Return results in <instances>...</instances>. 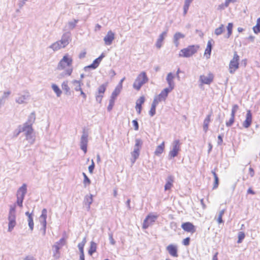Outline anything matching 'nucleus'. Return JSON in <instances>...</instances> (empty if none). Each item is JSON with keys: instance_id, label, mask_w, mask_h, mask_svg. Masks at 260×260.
<instances>
[{"instance_id": "57", "label": "nucleus", "mask_w": 260, "mask_h": 260, "mask_svg": "<svg viewBox=\"0 0 260 260\" xmlns=\"http://www.w3.org/2000/svg\"><path fill=\"white\" fill-rule=\"evenodd\" d=\"M132 123L134 126L135 130L138 131L139 129V124L137 120L136 119L133 120Z\"/></svg>"}, {"instance_id": "44", "label": "nucleus", "mask_w": 260, "mask_h": 260, "mask_svg": "<svg viewBox=\"0 0 260 260\" xmlns=\"http://www.w3.org/2000/svg\"><path fill=\"white\" fill-rule=\"evenodd\" d=\"M82 175L84 177L83 184L84 186L86 187L87 185L90 184L91 181L85 173H83Z\"/></svg>"}, {"instance_id": "20", "label": "nucleus", "mask_w": 260, "mask_h": 260, "mask_svg": "<svg viewBox=\"0 0 260 260\" xmlns=\"http://www.w3.org/2000/svg\"><path fill=\"white\" fill-rule=\"evenodd\" d=\"M252 123V114L251 111L248 110L247 111L246 119L243 122V126L245 128H248Z\"/></svg>"}, {"instance_id": "14", "label": "nucleus", "mask_w": 260, "mask_h": 260, "mask_svg": "<svg viewBox=\"0 0 260 260\" xmlns=\"http://www.w3.org/2000/svg\"><path fill=\"white\" fill-rule=\"evenodd\" d=\"M115 39V34L111 30L108 31L107 35L104 38V41L106 45H110L112 44Z\"/></svg>"}, {"instance_id": "64", "label": "nucleus", "mask_w": 260, "mask_h": 260, "mask_svg": "<svg viewBox=\"0 0 260 260\" xmlns=\"http://www.w3.org/2000/svg\"><path fill=\"white\" fill-rule=\"evenodd\" d=\"M23 260H36V259L34 256L29 255L26 256Z\"/></svg>"}, {"instance_id": "56", "label": "nucleus", "mask_w": 260, "mask_h": 260, "mask_svg": "<svg viewBox=\"0 0 260 260\" xmlns=\"http://www.w3.org/2000/svg\"><path fill=\"white\" fill-rule=\"evenodd\" d=\"M108 235H109V240H110V243L112 245H114L115 244V241L113 238V234H112V233H109L108 234Z\"/></svg>"}, {"instance_id": "61", "label": "nucleus", "mask_w": 260, "mask_h": 260, "mask_svg": "<svg viewBox=\"0 0 260 260\" xmlns=\"http://www.w3.org/2000/svg\"><path fill=\"white\" fill-rule=\"evenodd\" d=\"M11 94L10 91H5L4 92L3 95L2 96V98L1 99H2V101H3V100L4 99H6L8 97V96Z\"/></svg>"}, {"instance_id": "43", "label": "nucleus", "mask_w": 260, "mask_h": 260, "mask_svg": "<svg viewBox=\"0 0 260 260\" xmlns=\"http://www.w3.org/2000/svg\"><path fill=\"white\" fill-rule=\"evenodd\" d=\"M99 65V63L96 61V59H95L92 63H91V64L87 66V67H85V70H86V69L87 68H91L92 69H95Z\"/></svg>"}, {"instance_id": "37", "label": "nucleus", "mask_w": 260, "mask_h": 260, "mask_svg": "<svg viewBox=\"0 0 260 260\" xmlns=\"http://www.w3.org/2000/svg\"><path fill=\"white\" fill-rule=\"evenodd\" d=\"M52 88L56 94L57 97H59L61 95L62 91L57 85L53 84L52 85Z\"/></svg>"}, {"instance_id": "50", "label": "nucleus", "mask_w": 260, "mask_h": 260, "mask_svg": "<svg viewBox=\"0 0 260 260\" xmlns=\"http://www.w3.org/2000/svg\"><path fill=\"white\" fill-rule=\"evenodd\" d=\"M235 121V116H231L230 120L226 122V125L228 127L231 126L234 122Z\"/></svg>"}, {"instance_id": "2", "label": "nucleus", "mask_w": 260, "mask_h": 260, "mask_svg": "<svg viewBox=\"0 0 260 260\" xmlns=\"http://www.w3.org/2000/svg\"><path fill=\"white\" fill-rule=\"evenodd\" d=\"M21 132H24L26 139L30 144H32L34 143L35 139L34 135L31 133V129L30 127H26V126L24 127L23 125H19L17 129L14 132V136L16 137H17Z\"/></svg>"}, {"instance_id": "51", "label": "nucleus", "mask_w": 260, "mask_h": 260, "mask_svg": "<svg viewBox=\"0 0 260 260\" xmlns=\"http://www.w3.org/2000/svg\"><path fill=\"white\" fill-rule=\"evenodd\" d=\"M238 109H239V106L237 105H234L232 107L231 115L235 116V113L237 112V111L238 110Z\"/></svg>"}, {"instance_id": "60", "label": "nucleus", "mask_w": 260, "mask_h": 260, "mask_svg": "<svg viewBox=\"0 0 260 260\" xmlns=\"http://www.w3.org/2000/svg\"><path fill=\"white\" fill-rule=\"evenodd\" d=\"M84 243H79L78 245V247L79 248V250L80 251V253H83L84 252Z\"/></svg>"}, {"instance_id": "33", "label": "nucleus", "mask_w": 260, "mask_h": 260, "mask_svg": "<svg viewBox=\"0 0 260 260\" xmlns=\"http://www.w3.org/2000/svg\"><path fill=\"white\" fill-rule=\"evenodd\" d=\"M72 83L74 86V89L76 91H81V81L76 80H74L72 81Z\"/></svg>"}, {"instance_id": "59", "label": "nucleus", "mask_w": 260, "mask_h": 260, "mask_svg": "<svg viewBox=\"0 0 260 260\" xmlns=\"http://www.w3.org/2000/svg\"><path fill=\"white\" fill-rule=\"evenodd\" d=\"M190 238L187 237L183 240L182 243L185 246H188L189 244Z\"/></svg>"}, {"instance_id": "38", "label": "nucleus", "mask_w": 260, "mask_h": 260, "mask_svg": "<svg viewBox=\"0 0 260 260\" xmlns=\"http://www.w3.org/2000/svg\"><path fill=\"white\" fill-rule=\"evenodd\" d=\"M121 90V89L116 87L115 89L112 93L110 99L115 100L118 95L120 93Z\"/></svg>"}, {"instance_id": "13", "label": "nucleus", "mask_w": 260, "mask_h": 260, "mask_svg": "<svg viewBox=\"0 0 260 260\" xmlns=\"http://www.w3.org/2000/svg\"><path fill=\"white\" fill-rule=\"evenodd\" d=\"M35 114L34 112H32L28 116L27 121L22 125L24 127L26 126V127H30L31 129V133L32 134H33V129L32 128V124L35 122Z\"/></svg>"}, {"instance_id": "7", "label": "nucleus", "mask_w": 260, "mask_h": 260, "mask_svg": "<svg viewBox=\"0 0 260 260\" xmlns=\"http://www.w3.org/2000/svg\"><path fill=\"white\" fill-rule=\"evenodd\" d=\"M180 145L179 140H175L172 144V149L169 153V159L176 157L180 150Z\"/></svg>"}, {"instance_id": "3", "label": "nucleus", "mask_w": 260, "mask_h": 260, "mask_svg": "<svg viewBox=\"0 0 260 260\" xmlns=\"http://www.w3.org/2000/svg\"><path fill=\"white\" fill-rule=\"evenodd\" d=\"M148 81V78L145 72H141L138 75L135 79L133 87L136 90L139 91L141 87Z\"/></svg>"}, {"instance_id": "39", "label": "nucleus", "mask_w": 260, "mask_h": 260, "mask_svg": "<svg viewBox=\"0 0 260 260\" xmlns=\"http://www.w3.org/2000/svg\"><path fill=\"white\" fill-rule=\"evenodd\" d=\"M253 30L256 34L260 32V17L257 19L256 24L253 26Z\"/></svg>"}, {"instance_id": "24", "label": "nucleus", "mask_w": 260, "mask_h": 260, "mask_svg": "<svg viewBox=\"0 0 260 260\" xmlns=\"http://www.w3.org/2000/svg\"><path fill=\"white\" fill-rule=\"evenodd\" d=\"M174 177L172 175H169L166 179V183L165 185V190H170L173 186V183L174 182Z\"/></svg>"}, {"instance_id": "36", "label": "nucleus", "mask_w": 260, "mask_h": 260, "mask_svg": "<svg viewBox=\"0 0 260 260\" xmlns=\"http://www.w3.org/2000/svg\"><path fill=\"white\" fill-rule=\"evenodd\" d=\"M49 48L52 49L54 51H56L60 49L61 48H63L58 41H56L53 43L49 46Z\"/></svg>"}, {"instance_id": "31", "label": "nucleus", "mask_w": 260, "mask_h": 260, "mask_svg": "<svg viewBox=\"0 0 260 260\" xmlns=\"http://www.w3.org/2000/svg\"><path fill=\"white\" fill-rule=\"evenodd\" d=\"M60 248L61 246L58 245L57 244H54L53 246V256L55 259H57L60 257L59 249H60Z\"/></svg>"}, {"instance_id": "49", "label": "nucleus", "mask_w": 260, "mask_h": 260, "mask_svg": "<svg viewBox=\"0 0 260 260\" xmlns=\"http://www.w3.org/2000/svg\"><path fill=\"white\" fill-rule=\"evenodd\" d=\"M156 107L154 105H151L150 110L149 112V114L150 116L152 117L155 114Z\"/></svg>"}, {"instance_id": "10", "label": "nucleus", "mask_w": 260, "mask_h": 260, "mask_svg": "<svg viewBox=\"0 0 260 260\" xmlns=\"http://www.w3.org/2000/svg\"><path fill=\"white\" fill-rule=\"evenodd\" d=\"M29 97L30 94L28 92L23 91L22 93L18 94V96L15 99V102L18 104H27Z\"/></svg>"}, {"instance_id": "23", "label": "nucleus", "mask_w": 260, "mask_h": 260, "mask_svg": "<svg viewBox=\"0 0 260 260\" xmlns=\"http://www.w3.org/2000/svg\"><path fill=\"white\" fill-rule=\"evenodd\" d=\"M78 22V19H73L72 21H69L68 23L66 24V25L64 26V30L68 31L70 30H73L76 27Z\"/></svg>"}, {"instance_id": "9", "label": "nucleus", "mask_w": 260, "mask_h": 260, "mask_svg": "<svg viewBox=\"0 0 260 260\" xmlns=\"http://www.w3.org/2000/svg\"><path fill=\"white\" fill-rule=\"evenodd\" d=\"M239 56L236 52H234L233 59L230 61L229 64V72L233 74L239 68Z\"/></svg>"}, {"instance_id": "16", "label": "nucleus", "mask_w": 260, "mask_h": 260, "mask_svg": "<svg viewBox=\"0 0 260 260\" xmlns=\"http://www.w3.org/2000/svg\"><path fill=\"white\" fill-rule=\"evenodd\" d=\"M181 228L184 231L187 232L193 233L196 232L195 226L192 223L189 222H186L182 223Z\"/></svg>"}, {"instance_id": "8", "label": "nucleus", "mask_w": 260, "mask_h": 260, "mask_svg": "<svg viewBox=\"0 0 260 260\" xmlns=\"http://www.w3.org/2000/svg\"><path fill=\"white\" fill-rule=\"evenodd\" d=\"M88 132L84 128L82 131V134L80 140V146L82 150L84 153L87 152V147L88 142Z\"/></svg>"}, {"instance_id": "4", "label": "nucleus", "mask_w": 260, "mask_h": 260, "mask_svg": "<svg viewBox=\"0 0 260 260\" xmlns=\"http://www.w3.org/2000/svg\"><path fill=\"white\" fill-rule=\"evenodd\" d=\"M8 231L11 232L16 224V204L10 206L8 215Z\"/></svg>"}, {"instance_id": "62", "label": "nucleus", "mask_w": 260, "mask_h": 260, "mask_svg": "<svg viewBox=\"0 0 260 260\" xmlns=\"http://www.w3.org/2000/svg\"><path fill=\"white\" fill-rule=\"evenodd\" d=\"M58 42L59 43V44H60V45L62 46V47L63 48H65L68 45V44H67L66 41H63L62 40H60L59 41H58Z\"/></svg>"}, {"instance_id": "30", "label": "nucleus", "mask_w": 260, "mask_h": 260, "mask_svg": "<svg viewBox=\"0 0 260 260\" xmlns=\"http://www.w3.org/2000/svg\"><path fill=\"white\" fill-rule=\"evenodd\" d=\"M212 115V112H211L209 114H208L206 118L205 119L203 123V130L206 133L208 129V126L209 124L211 121V117Z\"/></svg>"}, {"instance_id": "22", "label": "nucleus", "mask_w": 260, "mask_h": 260, "mask_svg": "<svg viewBox=\"0 0 260 260\" xmlns=\"http://www.w3.org/2000/svg\"><path fill=\"white\" fill-rule=\"evenodd\" d=\"M166 249L171 256L173 257H177L178 256L177 253V247L176 245L170 244L167 247Z\"/></svg>"}, {"instance_id": "26", "label": "nucleus", "mask_w": 260, "mask_h": 260, "mask_svg": "<svg viewBox=\"0 0 260 260\" xmlns=\"http://www.w3.org/2000/svg\"><path fill=\"white\" fill-rule=\"evenodd\" d=\"M213 40L211 39L208 41L207 45L205 51V55L206 56L207 58H209L210 56L212 48V42Z\"/></svg>"}, {"instance_id": "63", "label": "nucleus", "mask_w": 260, "mask_h": 260, "mask_svg": "<svg viewBox=\"0 0 260 260\" xmlns=\"http://www.w3.org/2000/svg\"><path fill=\"white\" fill-rule=\"evenodd\" d=\"M236 2L237 0H225L224 3L226 7H229L231 3H236Z\"/></svg>"}, {"instance_id": "34", "label": "nucleus", "mask_w": 260, "mask_h": 260, "mask_svg": "<svg viewBox=\"0 0 260 260\" xmlns=\"http://www.w3.org/2000/svg\"><path fill=\"white\" fill-rule=\"evenodd\" d=\"M61 39L69 44L71 41V33L69 31L63 33Z\"/></svg>"}, {"instance_id": "25", "label": "nucleus", "mask_w": 260, "mask_h": 260, "mask_svg": "<svg viewBox=\"0 0 260 260\" xmlns=\"http://www.w3.org/2000/svg\"><path fill=\"white\" fill-rule=\"evenodd\" d=\"M172 90L168 89L167 88H166L164 89L157 96L159 99V100H160L161 101H165L169 93Z\"/></svg>"}, {"instance_id": "29", "label": "nucleus", "mask_w": 260, "mask_h": 260, "mask_svg": "<svg viewBox=\"0 0 260 260\" xmlns=\"http://www.w3.org/2000/svg\"><path fill=\"white\" fill-rule=\"evenodd\" d=\"M185 35L180 32H177L175 34L173 37V41L176 47H178L179 44L178 40L180 39H183Z\"/></svg>"}, {"instance_id": "46", "label": "nucleus", "mask_w": 260, "mask_h": 260, "mask_svg": "<svg viewBox=\"0 0 260 260\" xmlns=\"http://www.w3.org/2000/svg\"><path fill=\"white\" fill-rule=\"evenodd\" d=\"M27 221H28V224L29 229L31 231H32L34 229V225L32 216L29 217L27 218Z\"/></svg>"}, {"instance_id": "40", "label": "nucleus", "mask_w": 260, "mask_h": 260, "mask_svg": "<svg viewBox=\"0 0 260 260\" xmlns=\"http://www.w3.org/2000/svg\"><path fill=\"white\" fill-rule=\"evenodd\" d=\"M62 89L66 92V94L70 93V88L68 86V82L67 81H63L61 84Z\"/></svg>"}, {"instance_id": "41", "label": "nucleus", "mask_w": 260, "mask_h": 260, "mask_svg": "<svg viewBox=\"0 0 260 260\" xmlns=\"http://www.w3.org/2000/svg\"><path fill=\"white\" fill-rule=\"evenodd\" d=\"M233 26V25L232 23H228V25L227 26L228 34L226 35V36H225L226 38H229L232 35Z\"/></svg>"}, {"instance_id": "12", "label": "nucleus", "mask_w": 260, "mask_h": 260, "mask_svg": "<svg viewBox=\"0 0 260 260\" xmlns=\"http://www.w3.org/2000/svg\"><path fill=\"white\" fill-rule=\"evenodd\" d=\"M175 78V75L171 72L169 73L166 77V81L169 86V87L167 88L171 90H172L175 86L174 82Z\"/></svg>"}, {"instance_id": "19", "label": "nucleus", "mask_w": 260, "mask_h": 260, "mask_svg": "<svg viewBox=\"0 0 260 260\" xmlns=\"http://www.w3.org/2000/svg\"><path fill=\"white\" fill-rule=\"evenodd\" d=\"M93 202V195H86L84 197L83 201V205L86 207V209L88 211L90 209V205Z\"/></svg>"}, {"instance_id": "55", "label": "nucleus", "mask_w": 260, "mask_h": 260, "mask_svg": "<svg viewBox=\"0 0 260 260\" xmlns=\"http://www.w3.org/2000/svg\"><path fill=\"white\" fill-rule=\"evenodd\" d=\"M159 100V99L157 98V96H155L151 105H154L156 107L158 103L161 102V101Z\"/></svg>"}, {"instance_id": "32", "label": "nucleus", "mask_w": 260, "mask_h": 260, "mask_svg": "<svg viewBox=\"0 0 260 260\" xmlns=\"http://www.w3.org/2000/svg\"><path fill=\"white\" fill-rule=\"evenodd\" d=\"M165 148V142H163L160 145H158L155 151L154 154L157 155L159 156L164 151Z\"/></svg>"}, {"instance_id": "1", "label": "nucleus", "mask_w": 260, "mask_h": 260, "mask_svg": "<svg viewBox=\"0 0 260 260\" xmlns=\"http://www.w3.org/2000/svg\"><path fill=\"white\" fill-rule=\"evenodd\" d=\"M73 61L72 57L69 54L67 53L63 56L57 66V70H64L62 73L59 74V78L70 76L72 74L73 71Z\"/></svg>"}, {"instance_id": "6", "label": "nucleus", "mask_w": 260, "mask_h": 260, "mask_svg": "<svg viewBox=\"0 0 260 260\" xmlns=\"http://www.w3.org/2000/svg\"><path fill=\"white\" fill-rule=\"evenodd\" d=\"M143 145V141L140 139H136L135 140V144L134 146V149L133 151L132 152V155L133 159H132V162L134 164L136 159L138 158L140 154V150Z\"/></svg>"}, {"instance_id": "48", "label": "nucleus", "mask_w": 260, "mask_h": 260, "mask_svg": "<svg viewBox=\"0 0 260 260\" xmlns=\"http://www.w3.org/2000/svg\"><path fill=\"white\" fill-rule=\"evenodd\" d=\"M114 103H115V100L111 99H110L109 104L107 107V110L108 111L110 112L112 109V108L114 106Z\"/></svg>"}, {"instance_id": "15", "label": "nucleus", "mask_w": 260, "mask_h": 260, "mask_svg": "<svg viewBox=\"0 0 260 260\" xmlns=\"http://www.w3.org/2000/svg\"><path fill=\"white\" fill-rule=\"evenodd\" d=\"M156 218L157 217L154 215H148L144 220L143 228L144 229H147L150 225L155 221Z\"/></svg>"}, {"instance_id": "58", "label": "nucleus", "mask_w": 260, "mask_h": 260, "mask_svg": "<svg viewBox=\"0 0 260 260\" xmlns=\"http://www.w3.org/2000/svg\"><path fill=\"white\" fill-rule=\"evenodd\" d=\"M218 184H219V179H218V177H217L214 178V183L213 188V189L216 188L218 186Z\"/></svg>"}, {"instance_id": "45", "label": "nucleus", "mask_w": 260, "mask_h": 260, "mask_svg": "<svg viewBox=\"0 0 260 260\" xmlns=\"http://www.w3.org/2000/svg\"><path fill=\"white\" fill-rule=\"evenodd\" d=\"M224 212H225V210L223 209V210H221L219 213L217 219V221L218 222V223L219 224L223 222V221L222 220V216L224 214Z\"/></svg>"}, {"instance_id": "52", "label": "nucleus", "mask_w": 260, "mask_h": 260, "mask_svg": "<svg viewBox=\"0 0 260 260\" xmlns=\"http://www.w3.org/2000/svg\"><path fill=\"white\" fill-rule=\"evenodd\" d=\"M23 200H24V199L17 198L16 204L20 208L22 207V206H23Z\"/></svg>"}, {"instance_id": "11", "label": "nucleus", "mask_w": 260, "mask_h": 260, "mask_svg": "<svg viewBox=\"0 0 260 260\" xmlns=\"http://www.w3.org/2000/svg\"><path fill=\"white\" fill-rule=\"evenodd\" d=\"M47 209L44 208L42 211V214L40 217V223L42 224L43 226V235H45L46 234V218H47Z\"/></svg>"}, {"instance_id": "27", "label": "nucleus", "mask_w": 260, "mask_h": 260, "mask_svg": "<svg viewBox=\"0 0 260 260\" xmlns=\"http://www.w3.org/2000/svg\"><path fill=\"white\" fill-rule=\"evenodd\" d=\"M145 102V98L144 96H141L140 98L137 101L136 109L137 111V113L139 114L141 113V109H142V105Z\"/></svg>"}, {"instance_id": "5", "label": "nucleus", "mask_w": 260, "mask_h": 260, "mask_svg": "<svg viewBox=\"0 0 260 260\" xmlns=\"http://www.w3.org/2000/svg\"><path fill=\"white\" fill-rule=\"evenodd\" d=\"M199 48L198 45H190L187 48L181 50L179 56L184 57H189L196 53Z\"/></svg>"}, {"instance_id": "18", "label": "nucleus", "mask_w": 260, "mask_h": 260, "mask_svg": "<svg viewBox=\"0 0 260 260\" xmlns=\"http://www.w3.org/2000/svg\"><path fill=\"white\" fill-rule=\"evenodd\" d=\"M27 192V185L26 184H23V185L20 187L17 190L16 196L17 198H20L24 199V197Z\"/></svg>"}, {"instance_id": "47", "label": "nucleus", "mask_w": 260, "mask_h": 260, "mask_svg": "<svg viewBox=\"0 0 260 260\" xmlns=\"http://www.w3.org/2000/svg\"><path fill=\"white\" fill-rule=\"evenodd\" d=\"M245 238V234L243 232H240L238 233V243H240L242 242V241Z\"/></svg>"}, {"instance_id": "42", "label": "nucleus", "mask_w": 260, "mask_h": 260, "mask_svg": "<svg viewBox=\"0 0 260 260\" xmlns=\"http://www.w3.org/2000/svg\"><path fill=\"white\" fill-rule=\"evenodd\" d=\"M224 30V25L223 24H221L220 26L216 28L214 31V34L216 36L220 35Z\"/></svg>"}, {"instance_id": "54", "label": "nucleus", "mask_w": 260, "mask_h": 260, "mask_svg": "<svg viewBox=\"0 0 260 260\" xmlns=\"http://www.w3.org/2000/svg\"><path fill=\"white\" fill-rule=\"evenodd\" d=\"M189 6H190V5L184 3V5L183 6V14H184V15L186 14L187 11L189 9Z\"/></svg>"}, {"instance_id": "21", "label": "nucleus", "mask_w": 260, "mask_h": 260, "mask_svg": "<svg viewBox=\"0 0 260 260\" xmlns=\"http://www.w3.org/2000/svg\"><path fill=\"white\" fill-rule=\"evenodd\" d=\"M106 88V86L104 84L101 85L98 88V94L96 95V100L99 103H101L103 97V94L104 93Z\"/></svg>"}, {"instance_id": "35", "label": "nucleus", "mask_w": 260, "mask_h": 260, "mask_svg": "<svg viewBox=\"0 0 260 260\" xmlns=\"http://www.w3.org/2000/svg\"><path fill=\"white\" fill-rule=\"evenodd\" d=\"M96 244L95 242L91 241L90 242L89 249L88 250V254L90 255H92V254L96 251Z\"/></svg>"}, {"instance_id": "53", "label": "nucleus", "mask_w": 260, "mask_h": 260, "mask_svg": "<svg viewBox=\"0 0 260 260\" xmlns=\"http://www.w3.org/2000/svg\"><path fill=\"white\" fill-rule=\"evenodd\" d=\"M94 163L93 160L92 159L91 160V164L88 167V171L90 174L93 173V171L94 170Z\"/></svg>"}, {"instance_id": "28", "label": "nucleus", "mask_w": 260, "mask_h": 260, "mask_svg": "<svg viewBox=\"0 0 260 260\" xmlns=\"http://www.w3.org/2000/svg\"><path fill=\"white\" fill-rule=\"evenodd\" d=\"M167 30L163 31L159 36L156 43V46L157 48H160L162 46L165 37L167 36Z\"/></svg>"}, {"instance_id": "17", "label": "nucleus", "mask_w": 260, "mask_h": 260, "mask_svg": "<svg viewBox=\"0 0 260 260\" xmlns=\"http://www.w3.org/2000/svg\"><path fill=\"white\" fill-rule=\"evenodd\" d=\"M213 78V75L211 73H209L207 76L201 75L200 77V80L203 84H210L212 82Z\"/></svg>"}]
</instances>
